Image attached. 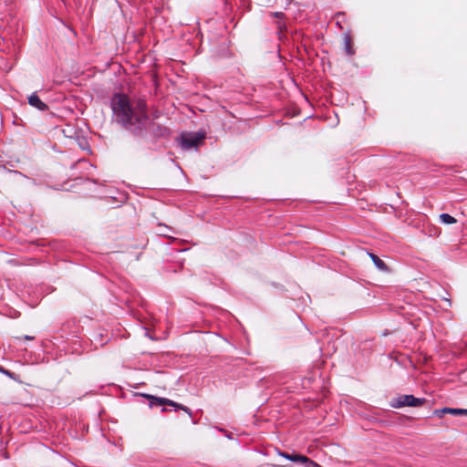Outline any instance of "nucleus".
Instances as JSON below:
<instances>
[{
    "label": "nucleus",
    "instance_id": "1a4fd4ad",
    "mask_svg": "<svg viewBox=\"0 0 467 467\" xmlns=\"http://www.w3.org/2000/svg\"><path fill=\"white\" fill-rule=\"evenodd\" d=\"M344 46H345V50H346V53L348 55V56H351L354 54V50L352 48V46H351V38H350V36L348 35H346L345 37H344Z\"/></svg>",
    "mask_w": 467,
    "mask_h": 467
},
{
    "label": "nucleus",
    "instance_id": "6e6552de",
    "mask_svg": "<svg viewBox=\"0 0 467 467\" xmlns=\"http://www.w3.org/2000/svg\"><path fill=\"white\" fill-rule=\"evenodd\" d=\"M281 455L291 461V462H298V463H301L303 464L304 462V459L306 458L305 455H301V454H296V453H293V454H289V453H286V452H284V453H281Z\"/></svg>",
    "mask_w": 467,
    "mask_h": 467
},
{
    "label": "nucleus",
    "instance_id": "0eeeda50",
    "mask_svg": "<svg viewBox=\"0 0 467 467\" xmlns=\"http://www.w3.org/2000/svg\"><path fill=\"white\" fill-rule=\"evenodd\" d=\"M368 255L369 257L371 258L373 264L375 265V266L380 270V271H388V266L386 265V264L384 263L383 260H381L378 255L372 254V253H368Z\"/></svg>",
    "mask_w": 467,
    "mask_h": 467
},
{
    "label": "nucleus",
    "instance_id": "9b49d317",
    "mask_svg": "<svg viewBox=\"0 0 467 467\" xmlns=\"http://www.w3.org/2000/svg\"><path fill=\"white\" fill-rule=\"evenodd\" d=\"M160 234L165 237H170L171 233H174L173 230L166 225L160 224Z\"/></svg>",
    "mask_w": 467,
    "mask_h": 467
},
{
    "label": "nucleus",
    "instance_id": "f03ea898",
    "mask_svg": "<svg viewBox=\"0 0 467 467\" xmlns=\"http://www.w3.org/2000/svg\"><path fill=\"white\" fill-rule=\"evenodd\" d=\"M426 400L424 398H416L413 395H400L390 401V406L395 409L402 408V407H420Z\"/></svg>",
    "mask_w": 467,
    "mask_h": 467
},
{
    "label": "nucleus",
    "instance_id": "20e7f679",
    "mask_svg": "<svg viewBox=\"0 0 467 467\" xmlns=\"http://www.w3.org/2000/svg\"><path fill=\"white\" fill-rule=\"evenodd\" d=\"M204 139V133H189L182 136L181 146L184 150L195 148Z\"/></svg>",
    "mask_w": 467,
    "mask_h": 467
},
{
    "label": "nucleus",
    "instance_id": "7ed1b4c3",
    "mask_svg": "<svg viewBox=\"0 0 467 467\" xmlns=\"http://www.w3.org/2000/svg\"><path fill=\"white\" fill-rule=\"evenodd\" d=\"M142 396L147 398L148 400H150V407H151V408L161 406V405H170V406L174 407L176 410H178V409L182 410L183 411L188 413L190 416H192V410L188 407H186L182 404H178V403L174 402L173 400H171L166 398H157V397L151 396L150 394H142Z\"/></svg>",
    "mask_w": 467,
    "mask_h": 467
},
{
    "label": "nucleus",
    "instance_id": "9d476101",
    "mask_svg": "<svg viewBox=\"0 0 467 467\" xmlns=\"http://www.w3.org/2000/svg\"><path fill=\"white\" fill-rule=\"evenodd\" d=\"M440 221L444 224H453L456 223V219L449 213L440 214Z\"/></svg>",
    "mask_w": 467,
    "mask_h": 467
},
{
    "label": "nucleus",
    "instance_id": "ddd939ff",
    "mask_svg": "<svg viewBox=\"0 0 467 467\" xmlns=\"http://www.w3.org/2000/svg\"><path fill=\"white\" fill-rule=\"evenodd\" d=\"M273 16H275V17L280 18V17L284 16V14L282 12H275V13L273 14Z\"/></svg>",
    "mask_w": 467,
    "mask_h": 467
},
{
    "label": "nucleus",
    "instance_id": "f257e3e1",
    "mask_svg": "<svg viewBox=\"0 0 467 467\" xmlns=\"http://www.w3.org/2000/svg\"><path fill=\"white\" fill-rule=\"evenodd\" d=\"M112 121L135 136L145 135L150 119L143 99L132 100L126 94L116 93L110 99Z\"/></svg>",
    "mask_w": 467,
    "mask_h": 467
},
{
    "label": "nucleus",
    "instance_id": "423d86ee",
    "mask_svg": "<svg viewBox=\"0 0 467 467\" xmlns=\"http://www.w3.org/2000/svg\"><path fill=\"white\" fill-rule=\"evenodd\" d=\"M444 413H451L453 415H467V410L465 409H451V408H443L441 410H435L434 414L441 417Z\"/></svg>",
    "mask_w": 467,
    "mask_h": 467
},
{
    "label": "nucleus",
    "instance_id": "39448f33",
    "mask_svg": "<svg viewBox=\"0 0 467 467\" xmlns=\"http://www.w3.org/2000/svg\"><path fill=\"white\" fill-rule=\"evenodd\" d=\"M28 104L40 111H46L48 109V106L40 99L36 92L32 93L28 97Z\"/></svg>",
    "mask_w": 467,
    "mask_h": 467
},
{
    "label": "nucleus",
    "instance_id": "4468645a",
    "mask_svg": "<svg viewBox=\"0 0 467 467\" xmlns=\"http://www.w3.org/2000/svg\"><path fill=\"white\" fill-rule=\"evenodd\" d=\"M24 338L26 339V340H32V339H34V337L26 335V336L24 337Z\"/></svg>",
    "mask_w": 467,
    "mask_h": 467
},
{
    "label": "nucleus",
    "instance_id": "f8f14e48",
    "mask_svg": "<svg viewBox=\"0 0 467 467\" xmlns=\"http://www.w3.org/2000/svg\"><path fill=\"white\" fill-rule=\"evenodd\" d=\"M303 465H305V467H322L317 462H314L313 460H311L310 458H308L306 456L304 459Z\"/></svg>",
    "mask_w": 467,
    "mask_h": 467
}]
</instances>
